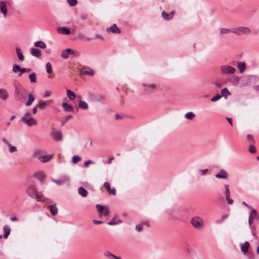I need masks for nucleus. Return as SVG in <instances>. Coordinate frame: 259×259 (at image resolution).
Masks as SVG:
<instances>
[{"label": "nucleus", "mask_w": 259, "mask_h": 259, "mask_svg": "<svg viewBox=\"0 0 259 259\" xmlns=\"http://www.w3.org/2000/svg\"><path fill=\"white\" fill-rule=\"evenodd\" d=\"M249 151L251 153H253V154L256 153V148L252 144H251L250 145H249Z\"/></svg>", "instance_id": "79ce46f5"}, {"label": "nucleus", "mask_w": 259, "mask_h": 259, "mask_svg": "<svg viewBox=\"0 0 259 259\" xmlns=\"http://www.w3.org/2000/svg\"><path fill=\"white\" fill-rule=\"evenodd\" d=\"M195 116V114L192 112H188L185 115V118L189 120H192Z\"/></svg>", "instance_id": "4c0bfd02"}, {"label": "nucleus", "mask_w": 259, "mask_h": 259, "mask_svg": "<svg viewBox=\"0 0 259 259\" xmlns=\"http://www.w3.org/2000/svg\"><path fill=\"white\" fill-rule=\"evenodd\" d=\"M221 98V96H220V94H217L215 96H214L213 97L211 98L210 101L211 102H215L218 100H219Z\"/></svg>", "instance_id": "3c124183"}, {"label": "nucleus", "mask_w": 259, "mask_h": 259, "mask_svg": "<svg viewBox=\"0 0 259 259\" xmlns=\"http://www.w3.org/2000/svg\"><path fill=\"white\" fill-rule=\"evenodd\" d=\"M34 177L40 182H42L45 179V176L41 172H37L35 174Z\"/></svg>", "instance_id": "c9c22d12"}, {"label": "nucleus", "mask_w": 259, "mask_h": 259, "mask_svg": "<svg viewBox=\"0 0 259 259\" xmlns=\"http://www.w3.org/2000/svg\"><path fill=\"white\" fill-rule=\"evenodd\" d=\"M142 86L144 88V91L148 93L152 92L156 88V85L154 83H143Z\"/></svg>", "instance_id": "9d476101"}, {"label": "nucleus", "mask_w": 259, "mask_h": 259, "mask_svg": "<svg viewBox=\"0 0 259 259\" xmlns=\"http://www.w3.org/2000/svg\"><path fill=\"white\" fill-rule=\"evenodd\" d=\"M95 162L91 160H88L84 162V165L85 167H88L90 164H94Z\"/></svg>", "instance_id": "4d7b16f0"}, {"label": "nucleus", "mask_w": 259, "mask_h": 259, "mask_svg": "<svg viewBox=\"0 0 259 259\" xmlns=\"http://www.w3.org/2000/svg\"><path fill=\"white\" fill-rule=\"evenodd\" d=\"M215 177L218 179H227L228 175L224 169H221L219 173L215 175Z\"/></svg>", "instance_id": "f3484780"}, {"label": "nucleus", "mask_w": 259, "mask_h": 259, "mask_svg": "<svg viewBox=\"0 0 259 259\" xmlns=\"http://www.w3.org/2000/svg\"><path fill=\"white\" fill-rule=\"evenodd\" d=\"M229 95H230V93L228 90L227 88H224L222 90L220 96H221V97H224L226 99Z\"/></svg>", "instance_id": "c85d7f7f"}, {"label": "nucleus", "mask_w": 259, "mask_h": 259, "mask_svg": "<svg viewBox=\"0 0 259 259\" xmlns=\"http://www.w3.org/2000/svg\"><path fill=\"white\" fill-rule=\"evenodd\" d=\"M66 92H67V95L68 98L70 100H73L75 99L76 96L73 92H72L70 90H67Z\"/></svg>", "instance_id": "2f4dec72"}, {"label": "nucleus", "mask_w": 259, "mask_h": 259, "mask_svg": "<svg viewBox=\"0 0 259 259\" xmlns=\"http://www.w3.org/2000/svg\"><path fill=\"white\" fill-rule=\"evenodd\" d=\"M207 171H208V169L207 168L203 169L200 171V174L202 176L205 175L206 174V172H207Z\"/></svg>", "instance_id": "338daca9"}, {"label": "nucleus", "mask_w": 259, "mask_h": 259, "mask_svg": "<svg viewBox=\"0 0 259 259\" xmlns=\"http://www.w3.org/2000/svg\"><path fill=\"white\" fill-rule=\"evenodd\" d=\"M108 192L110 194H112L113 195H115L116 194V189L115 188H113L112 190L110 189V190H109Z\"/></svg>", "instance_id": "0e129e2a"}, {"label": "nucleus", "mask_w": 259, "mask_h": 259, "mask_svg": "<svg viewBox=\"0 0 259 259\" xmlns=\"http://www.w3.org/2000/svg\"><path fill=\"white\" fill-rule=\"evenodd\" d=\"M26 193L29 197L36 199L38 201H42L46 204L52 202L51 199L45 197L41 191H38L37 187L34 184H31L27 186Z\"/></svg>", "instance_id": "f257e3e1"}, {"label": "nucleus", "mask_w": 259, "mask_h": 259, "mask_svg": "<svg viewBox=\"0 0 259 259\" xmlns=\"http://www.w3.org/2000/svg\"><path fill=\"white\" fill-rule=\"evenodd\" d=\"M229 80L232 83H233L235 84H237L239 81V78L237 76H233L231 78L229 79Z\"/></svg>", "instance_id": "ea45409f"}, {"label": "nucleus", "mask_w": 259, "mask_h": 259, "mask_svg": "<svg viewBox=\"0 0 259 259\" xmlns=\"http://www.w3.org/2000/svg\"><path fill=\"white\" fill-rule=\"evenodd\" d=\"M191 224L195 228L199 229L203 226V220L198 217H194L191 220Z\"/></svg>", "instance_id": "20e7f679"}, {"label": "nucleus", "mask_w": 259, "mask_h": 259, "mask_svg": "<svg viewBox=\"0 0 259 259\" xmlns=\"http://www.w3.org/2000/svg\"><path fill=\"white\" fill-rule=\"evenodd\" d=\"M78 107L83 110H87L88 108V104L84 101L80 100L78 103Z\"/></svg>", "instance_id": "a878e982"}, {"label": "nucleus", "mask_w": 259, "mask_h": 259, "mask_svg": "<svg viewBox=\"0 0 259 259\" xmlns=\"http://www.w3.org/2000/svg\"><path fill=\"white\" fill-rule=\"evenodd\" d=\"M81 159V157L79 156H73L72 158L73 163H76Z\"/></svg>", "instance_id": "de8ad7c7"}, {"label": "nucleus", "mask_w": 259, "mask_h": 259, "mask_svg": "<svg viewBox=\"0 0 259 259\" xmlns=\"http://www.w3.org/2000/svg\"><path fill=\"white\" fill-rule=\"evenodd\" d=\"M20 71V73L18 74V76H21L26 71L29 72L30 71V69L29 68H21V69L19 70Z\"/></svg>", "instance_id": "a18cd8bd"}, {"label": "nucleus", "mask_w": 259, "mask_h": 259, "mask_svg": "<svg viewBox=\"0 0 259 259\" xmlns=\"http://www.w3.org/2000/svg\"><path fill=\"white\" fill-rule=\"evenodd\" d=\"M95 36V38H97V39H99L101 40H104L103 37L101 35H100L99 34H98V33L96 34Z\"/></svg>", "instance_id": "e2e57ef3"}, {"label": "nucleus", "mask_w": 259, "mask_h": 259, "mask_svg": "<svg viewBox=\"0 0 259 259\" xmlns=\"http://www.w3.org/2000/svg\"><path fill=\"white\" fill-rule=\"evenodd\" d=\"M16 51L17 55V56H18L19 59L21 61H23L24 59V57L23 55L22 54L20 49L18 47H17L16 48Z\"/></svg>", "instance_id": "c756f323"}, {"label": "nucleus", "mask_w": 259, "mask_h": 259, "mask_svg": "<svg viewBox=\"0 0 259 259\" xmlns=\"http://www.w3.org/2000/svg\"><path fill=\"white\" fill-rule=\"evenodd\" d=\"M52 181L54 182H55L56 184H57L58 185H61L63 184L64 183H65V182H66V180H65L53 179Z\"/></svg>", "instance_id": "a19ab883"}, {"label": "nucleus", "mask_w": 259, "mask_h": 259, "mask_svg": "<svg viewBox=\"0 0 259 259\" xmlns=\"http://www.w3.org/2000/svg\"><path fill=\"white\" fill-rule=\"evenodd\" d=\"M108 33L112 32L113 33L119 34L121 32L120 30L118 28L116 24H113L110 27L106 29Z\"/></svg>", "instance_id": "9b49d317"}, {"label": "nucleus", "mask_w": 259, "mask_h": 259, "mask_svg": "<svg viewBox=\"0 0 259 259\" xmlns=\"http://www.w3.org/2000/svg\"><path fill=\"white\" fill-rule=\"evenodd\" d=\"M78 194L82 197H85L87 196L88 192L83 187H80L78 189Z\"/></svg>", "instance_id": "aec40b11"}, {"label": "nucleus", "mask_w": 259, "mask_h": 259, "mask_svg": "<svg viewBox=\"0 0 259 259\" xmlns=\"http://www.w3.org/2000/svg\"><path fill=\"white\" fill-rule=\"evenodd\" d=\"M109 254L111 255H114V254L112 253L111 252L108 251L105 253H104V256L107 258L108 259H113V257L109 256Z\"/></svg>", "instance_id": "6e6d98bb"}, {"label": "nucleus", "mask_w": 259, "mask_h": 259, "mask_svg": "<svg viewBox=\"0 0 259 259\" xmlns=\"http://www.w3.org/2000/svg\"><path fill=\"white\" fill-rule=\"evenodd\" d=\"M50 211L51 213L53 215H55L58 213V208L56 207V205H50Z\"/></svg>", "instance_id": "473e14b6"}, {"label": "nucleus", "mask_w": 259, "mask_h": 259, "mask_svg": "<svg viewBox=\"0 0 259 259\" xmlns=\"http://www.w3.org/2000/svg\"><path fill=\"white\" fill-rule=\"evenodd\" d=\"M249 247V242L248 241H245L244 243V244L241 245V250L242 252H243L244 253H246L248 250Z\"/></svg>", "instance_id": "b1692460"}, {"label": "nucleus", "mask_w": 259, "mask_h": 259, "mask_svg": "<svg viewBox=\"0 0 259 259\" xmlns=\"http://www.w3.org/2000/svg\"><path fill=\"white\" fill-rule=\"evenodd\" d=\"M220 32L222 34L229 33H231V32L233 33V28L228 29V28H222L220 29Z\"/></svg>", "instance_id": "f704fd0d"}, {"label": "nucleus", "mask_w": 259, "mask_h": 259, "mask_svg": "<svg viewBox=\"0 0 259 259\" xmlns=\"http://www.w3.org/2000/svg\"><path fill=\"white\" fill-rule=\"evenodd\" d=\"M3 231L4 233V237L7 238L11 232L10 228L8 226L5 225L3 228Z\"/></svg>", "instance_id": "393cba45"}, {"label": "nucleus", "mask_w": 259, "mask_h": 259, "mask_svg": "<svg viewBox=\"0 0 259 259\" xmlns=\"http://www.w3.org/2000/svg\"><path fill=\"white\" fill-rule=\"evenodd\" d=\"M250 32V29L247 27L242 26L233 28V33L238 35L249 34Z\"/></svg>", "instance_id": "7ed1b4c3"}, {"label": "nucleus", "mask_w": 259, "mask_h": 259, "mask_svg": "<svg viewBox=\"0 0 259 259\" xmlns=\"http://www.w3.org/2000/svg\"><path fill=\"white\" fill-rule=\"evenodd\" d=\"M14 87L15 88L14 94L15 99L18 102L23 103L27 98L28 90L18 82H14Z\"/></svg>", "instance_id": "f03ea898"}, {"label": "nucleus", "mask_w": 259, "mask_h": 259, "mask_svg": "<svg viewBox=\"0 0 259 259\" xmlns=\"http://www.w3.org/2000/svg\"><path fill=\"white\" fill-rule=\"evenodd\" d=\"M51 136H52L53 139L57 142L61 141L62 139V135L60 131H56L53 132L51 134Z\"/></svg>", "instance_id": "ddd939ff"}, {"label": "nucleus", "mask_w": 259, "mask_h": 259, "mask_svg": "<svg viewBox=\"0 0 259 259\" xmlns=\"http://www.w3.org/2000/svg\"><path fill=\"white\" fill-rule=\"evenodd\" d=\"M52 158V155H47L45 156H39L38 159L42 162H47Z\"/></svg>", "instance_id": "4be33fe9"}, {"label": "nucleus", "mask_w": 259, "mask_h": 259, "mask_svg": "<svg viewBox=\"0 0 259 259\" xmlns=\"http://www.w3.org/2000/svg\"><path fill=\"white\" fill-rule=\"evenodd\" d=\"M175 11H171L170 13H167L164 11L161 13V17L164 21L171 20L175 15Z\"/></svg>", "instance_id": "6e6552de"}, {"label": "nucleus", "mask_w": 259, "mask_h": 259, "mask_svg": "<svg viewBox=\"0 0 259 259\" xmlns=\"http://www.w3.org/2000/svg\"><path fill=\"white\" fill-rule=\"evenodd\" d=\"M67 2L70 6H74L77 3V0H67Z\"/></svg>", "instance_id": "603ef678"}, {"label": "nucleus", "mask_w": 259, "mask_h": 259, "mask_svg": "<svg viewBox=\"0 0 259 259\" xmlns=\"http://www.w3.org/2000/svg\"><path fill=\"white\" fill-rule=\"evenodd\" d=\"M41 151L40 150H35L33 153V156L34 157H36L39 155H40L41 154Z\"/></svg>", "instance_id": "bf43d9fd"}, {"label": "nucleus", "mask_w": 259, "mask_h": 259, "mask_svg": "<svg viewBox=\"0 0 259 259\" xmlns=\"http://www.w3.org/2000/svg\"><path fill=\"white\" fill-rule=\"evenodd\" d=\"M21 120L23 121V122H24L29 126L35 125L37 124V121L32 117H30L29 119H27L25 117H22L21 118Z\"/></svg>", "instance_id": "423d86ee"}, {"label": "nucleus", "mask_w": 259, "mask_h": 259, "mask_svg": "<svg viewBox=\"0 0 259 259\" xmlns=\"http://www.w3.org/2000/svg\"><path fill=\"white\" fill-rule=\"evenodd\" d=\"M249 209H250V210L251 211V213L250 214H252V217H253V215H257V212L256 210L254 208H253L252 206H251V207L249 208Z\"/></svg>", "instance_id": "13d9d810"}, {"label": "nucleus", "mask_w": 259, "mask_h": 259, "mask_svg": "<svg viewBox=\"0 0 259 259\" xmlns=\"http://www.w3.org/2000/svg\"><path fill=\"white\" fill-rule=\"evenodd\" d=\"M9 151L10 153H14L17 151V149L16 147L11 145V144L8 146Z\"/></svg>", "instance_id": "49530a36"}, {"label": "nucleus", "mask_w": 259, "mask_h": 259, "mask_svg": "<svg viewBox=\"0 0 259 259\" xmlns=\"http://www.w3.org/2000/svg\"><path fill=\"white\" fill-rule=\"evenodd\" d=\"M34 45L35 47H39L41 49H45L47 47V45L45 42L41 40L35 42Z\"/></svg>", "instance_id": "cd10ccee"}, {"label": "nucleus", "mask_w": 259, "mask_h": 259, "mask_svg": "<svg viewBox=\"0 0 259 259\" xmlns=\"http://www.w3.org/2000/svg\"><path fill=\"white\" fill-rule=\"evenodd\" d=\"M250 230H251V234L253 236V237H254V238H256V231H255V227H251V228H250Z\"/></svg>", "instance_id": "864d4df0"}, {"label": "nucleus", "mask_w": 259, "mask_h": 259, "mask_svg": "<svg viewBox=\"0 0 259 259\" xmlns=\"http://www.w3.org/2000/svg\"><path fill=\"white\" fill-rule=\"evenodd\" d=\"M89 96L90 97H92L95 101L98 102H103L106 99V96L103 94L94 95L93 94H91L89 95Z\"/></svg>", "instance_id": "0eeeda50"}, {"label": "nucleus", "mask_w": 259, "mask_h": 259, "mask_svg": "<svg viewBox=\"0 0 259 259\" xmlns=\"http://www.w3.org/2000/svg\"><path fill=\"white\" fill-rule=\"evenodd\" d=\"M104 186L106 188L107 191L110 190V186L108 182H105L104 184Z\"/></svg>", "instance_id": "680f3d73"}, {"label": "nucleus", "mask_w": 259, "mask_h": 259, "mask_svg": "<svg viewBox=\"0 0 259 259\" xmlns=\"http://www.w3.org/2000/svg\"><path fill=\"white\" fill-rule=\"evenodd\" d=\"M36 105L39 109L44 110L46 108L47 105V103L46 101L39 102Z\"/></svg>", "instance_id": "72a5a7b5"}, {"label": "nucleus", "mask_w": 259, "mask_h": 259, "mask_svg": "<svg viewBox=\"0 0 259 259\" xmlns=\"http://www.w3.org/2000/svg\"><path fill=\"white\" fill-rule=\"evenodd\" d=\"M32 55L36 57H39L41 55V51L38 49L32 48L31 50Z\"/></svg>", "instance_id": "5701e85b"}, {"label": "nucleus", "mask_w": 259, "mask_h": 259, "mask_svg": "<svg viewBox=\"0 0 259 259\" xmlns=\"http://www.w3.org/2000/svg\"><path fill=\"white\" fill-rule=\"evenodd\" d=\"M253 217H252V214H250L248 218V224L249 226V228H251V227H254L252 225V224L253 223Z\"/></svg>", "instance_id": "5fc2aeb1"}, {"label": "nucleus", "mask_w": 259, "mask_h": 259, "mask_svg": "<svg viewBox=\"0 0 259 259\" xmlns=\"http://www.w3.org/2000/svg\"><path fill=\"white\" fill-rule=\"evenodd\" d=\"M247 139L249 143L253 144L255 143V141L253 139V137L250 135H247L246 136Z\"/></svg>", "instance_id": "37998d69"}, {"label": "nucleus", "mask_w": 259, "mask_h": 259, "mask_svg": "<svg viewBox=\"0 0 259 259\" xmlns=\"http://www.w3.org/2000/svg\"><path fill=\"white\" fill-rule=\"evenodd\" d=\"M30 82L31 83L35 82L36 81V75L35 72H32L29 75Z\"/></svg>", "instance_id": "e433bc0d"}, {"label": "nucleus", "mask_w": 259, "mask_h": 259, "mask_svg": "<svg viewBox=\"0 0 259 259\" xmlns=\"http://www.w3.org/2000/svg\"><path fill=\"white\" fill-rule=\"evenodd\" d=\"M96 208H97L98 209V212L100 213H103V211L104 210V207L102 205H101L100 204H97L96 205Z\"/></svg>", "instance_id": "c03bdc74"}, {"label": "nucleus", "mask_w": 259, "mask_h": 259, "mask_svg": "<svg viewBox=\"0 0 259 259\" xmlns=\"http://www.w3.org/2000/svg\"><path fill=\"white\" fill-rule=\"evenodd\" d=\"M146 226L147 227L149 226V223L147 221H144L140 223L139 224H138L136 226V230L138 232H141L142 231L143 229V227Z\"/></svg>", "instance_id": "dca6fc26"}, {"label": "nucleus", "mask_w": 259, "mask_h": 259, "mask_svg": "<svg viewBox=\"0 0 259 259\" xmlns=\"http://www.w3.org/2000/svg\"><path fill=\"white\" fill-rule=\"evenodd\" d=\"M62 106L64 108V109L65 111L71 112L73 110V107L71 105H69L66 102L62 103Z\"/></svg>", "instance_id": "412c9836"}, {"label": "nucleus", "mask_w": 259, "mask_h": 259, "mask_svg": "<svg viewBox=\"0 0 259 259\" xmlns=\"http://www.w3.org/2000/svg\"><path fill=\"white\" fill-rule=\"evenodd\" d=\"M224 188L225 189L226 199L229 204H232L233 203V200L230 198V190L228 185H225Z\"/></svg>", "instance_id": "f8f14e48"}, {"label": "nucleus", "mask_w": 259, "mask_h": 259, "mask_svg": "<svg viewBox=\"0 0 259 259\" xmlns=\"http://www.w3.org/2000/svg\"><path fill=\"white\" fill-rule=\"evenodd\" d=\"M9 97V94L6 89L0 88V99L4 100H7Z\"/></svg>", "instance_id": "4468645a"}, {"label": "nucleus", "mask_w": 259, "mask_h": 259, "mask_svg": "<svg viewBox=\"0 0 259 259\" xmlns=\"http://www.w3.org/2000/svg\"><path fill=\"white\" fill-rule=\"evenodd\" d=\"M69 53L66 52V49L62 51L61 57L64 59H67L69 57Z\"/></svg>", "instance_id": "09e8293b"}, {"label": "nucleus", "mask_w": 259, "mask_h": 259, "mask_svg": "<svg viewBox=\"0 0 259 259\" xmlns=\"http://www.w3.org/2000/svg\"><path fill=\"white\" fill-rule=\"evenodd\" d=\"M220 70L222 74H228L234 73L236 71V69L233 67L225 65L221 66Z\"/></svg>", "instance_id": "39448f33"}, {"label": "nucleus", "mask_w": 259, "mask_h": 259, "mask_svg": "<svg viewBox=\"0 0 259 259\" xmlns=\"http://www.w3.org/2000/svg\"><path fill=\"white\" fill-rule=\"evenodd\" d=\"M0 12L5 18H6L8 14V10L6 2L4 1L0 2Z\"/></svg>", "instance_id": "1a4fd4ad"}, {"label": "nucleus", "mask_w": 259, "mask_h": 259, "mask_svg": "<svg viewBox=\"0 0 259 259\" xmlns=\"http://www.w3.org/2000/svg\"><path fill=\"white\" fill-rule=\"evenodd\" d=\"M46 71L48 73H51L52 72V65L50 62H48L46 65Z\"/></svg>", "instance_id": "58836bf2"}, {"label": "nucleus", "mask_w": 259, "mask_h": 259, "mask_svg": "<svg viewBox=\"0 0 259 259\" xmlns=\"http://www.w3.org/2000/svg\"><path fill=\"white\" fill-rule=\"evenodd\" d=\"M214 84L218 88H221L223 85L222 83L220 82H216L214 83Z\"/></svg>", "instance_id": "774afa93"}, {"label": "nucleus", "mask_w": 259, "mask_h": 259, "mask_svg": "<svg viewBox=\"0 0 259 259\" xmlns=\"http://www.w3.org/2000/svg\"><path fill=\"white\" fill-rule=\"evenodd\" d=\"M37 108H38V107L37 105H36L35 107H33V108L32 109V114L34 115V114H36Z\"/></svg>", "instance_id": "69168bd1"}, {"label": "nucleus", "mask_w": 259, "mask_h": 259, "mask_svg": "<svg viewBox=\"0 0 259 259\" xmlns=\"http://www.w3.org/2000/svg\"><path fill=\"white\" fill-rule=\"evenodd\" d=\"M21 69V67L19 65H14L12 70L14 72L16 73Z\"/></svg>", "instance_id": "8fccbe9b"}, {"label": "nucleus", "mask_w": 259, "mask_h": 259, "mask_svg": "<svg viewBox=\"0 0 259 259\" xmlns=\"http://www.w3.org/2000/svg\"><path fill=\"white\" fill-rule=\"evenodd\" d=\"M81 73L83 75L93 76L94 75V70L91 68H83L80 70Z\"/></svg>", "instance_id": "2eb2a0df"}, {"label": "nucleus", "mask_w": 259, "mask_h": 259, "mask_svg": "<svg viewBox=\"0 0 259 259\" xmlns=\"http://www.w3.org/2000/svg\"><path fill=\"white\" fill-rule=\"evenodd\" d=\"M51 95V92L49 91H46L44 92L43 96L45 98H47L48 97H49Z\"/></svg>", "instance_id": "052dcab7"}, {"label": "nucleus", "mask_w": 259, "mask_h": 259, "mask_svg": "<svg viewBox=\"0 0 259 259\" xmlns=\"http://www.w3.org/2000/svg\"><path fill=\"white\" fill-rule=\"evenodd\" d=\"M27 97H28V99L25 103V105L26 106H29L34 102L35 100V97L32 94L29 93H28Z\"/></svg>", "instance_id": "a211bd4d"}, {"label": "nucleus", "mask_w": 259, "mask_h": 259, "mask_svg": "<svg viewBox=\"0 0 259 259\" xmlns=\"http://www.w3.org/2000/svg\"><path fill=\"white\" fill-rule=\"evenodd\" d=\"M57 31L59 33H63L66 35H69L70 33V30L69 28L65 27H60L57 28Z\"/></svg>", "instance_id": "6ab92c4d"}, {"label": "nucleus", "mask_w": 259, "mask_h": 259, "mask_svg": "<svg viewBox=\"0 0 259 259\" xmlns=\"http://www.w3.org/2000/svg\"><path fill=\"white\" fill-rule=\"evenodd\" d=\"M238 68L239 69V72L240 73H243L245 70L246 66L245 63L244 62H240L238 63L237 65Z\"/></svg>", "instance_id": "bb28decb"}, {"label": "nucleus", "mask_w": 259, "mask_h": 259, "mask_svg": "<svg viewBox=\"0 0 259 259\" xmlns=\"http://www.w3.org/2000/svg\"><path fill=\"white\" fill-rule=\"evenodd\" d=\"M66 52L69 53V54H72L74 56L76 57L79 56V55H80V53H79V52L78 51H74V50H72L70 48L67 49H66Z\"/></svg>", "instance_id": "7c9ffc66"}]
</instances>
